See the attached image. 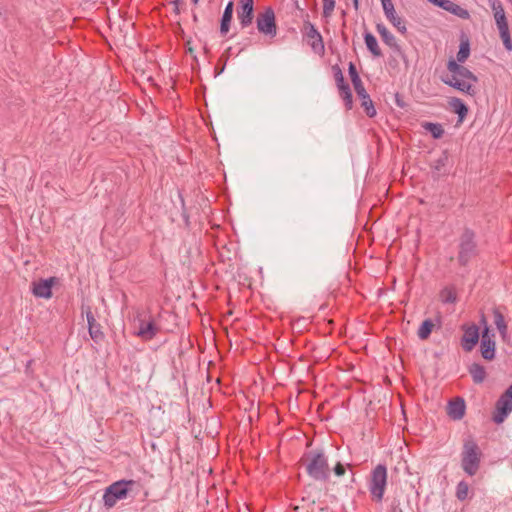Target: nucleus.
Here are the masks:
<instances>
[{"instance_id":"1","label":"nucleus","mask_w":512,"mask_h":512,"mask_svg":"<svg viewBox=\"0 0 512 512\" xmlns=\"http://www.w3.org/2000/svg\"><path fill=\"white\" fill-rule=\"evenodd\" d=\"M470 55V44L468 39L461 41L459 51L455 59H450L447 62L448 74L441 77L444 84L462 92L469 96H475L476 88L475 83L478 78L468 68L461 65Z\"/></svg>"},{"instance_id":"2","label":"nucleus","mask_w":512,"mask_h":512,"mask_svg":"<svg viewBox=\"0 0 512 512\" xmlns=\"http://www.w3.org/2000/svg\"><path fill=\"white\" fill-rule=\"evenodd\" d=\"M303 464L310 478L315 481H327L330 477L328 457L323 450H313L305 454Z\"/></svg>"},{"instance_id":"3","label":"nucleus","mask_w":512,"mask_h":512,"mask_svg":"<svg viewBox=\"0 0 512 512\" xmlns=\"http://www.w3.org/2000/svg\"><path fill=\"white\" fill-rule=\"evenodd\" d=\"M482 456L479 445L472 437L464 439L461 451V467L468 476L477 474Z\"/></svg>"},{"instance_id":"4","label":"nucleus","mask_w":512,"mask_h":512,"mask_svg":"<svg viewBox=\"0 0 512 512\" xmlns=\"http://www.w3.org/2000/svg\"><path fill=\"white\" fill-rule=\"evenodd\" d=\"M387 478L388 471L385 464H378L371 471L368 489L372 499L377 503H381L383 500Z\"/></svg>"},{"instance_id":"5","label":"nucleus","mask_w":512,"mask_h":512,"mask_svg":"<svg viewBox=\"0 0 512 512\" xmlns=\"http://www.w3.org/2000/svg\"><path fill=\"white\" fill-rule=\"evenodd\" d=\"M458 262L461 266H467L473 257L478 253L476 234L470 228H464L459 237Z\"/></svg>"},{"instance_id":"6","label":"nucleus","mask_w":512,"mask_h":512,"mask_svg":"<svg viewBox=\"0 0 512 512\" xmlns=\"http://www.w3.org/2000/svg\"><path fill=\"white\" fill-rule=\"evenodd\" d=\"M348 73L351 78V82L355 89V92L359 99L361 100V106L363 107L366 115L370 118L376 115V109L374 107L373 101L371 100L369 94L367 93L363 82L358 74L356 66L353 62L349 63Z\"/></svg>"},{"instance_id":"7","label":"nucleus","mask_w":512,"mask_h":512,"mask_svg":"<svg viewBox=\"0 0 512 512\" xmlns=\"http://www.w3.org/2000/svg\"><path fill=\"white\" fill-rule=\"evenodd\" d=\"M136 484L134 480H119L108 486L103 495L104 505L112 508L118 500L125 499Z\"/></svg>"},{"instance_id":"8","label":"nucleus","mask_w":512,"mask_h":512,"mask_svg":"<svg viewBox=\"0 0 512 512\" xmlns=\"http://www.w3.org/2000/svg\"><path fill=\"white\" fill-rule=\"evenodd\" d=\"M135 320L138 323L136 335L144 341L154 339L161 331V327L157 324L155 318L151 315L146 317L144 312H138Z\"/></svg>"},{"instance_id":"9","label":"nucleus","mask_w":512,"mask_h":512,"mask_svg":"<svg viewBox=\"0 0 512 512\" xmlns=\"http://www.w3.org/2000/svg\"><path fill=\"white\" fill-rule=\"evenodd\" d=\"M256 24L260 33L270 38H274L277 35L275 13L271 7H267L262 13L257 15Z\"/></svg>"},{"instance_id":"10","label":"nucleus","mask_w":512,"mask_h":512,"mask_svg":"<svg viewBox=\"0 0 512 512\" xmlns=\"http://www.w3.org/2000/svg\"><path fill=\"white\" fill-rule=\"evenodd\" d=\"M512 411V384L500 396L495 405V412L493 414V421L496 424L504 422L508 414Z\"/></svg>"},{"instance_id":"11","label":"nucleus","mask_w":512,"mask_h":512,"mask_svg":"<svg viewBox=\"0 0 512 512\" xmlns=\"http://www.w3.org/2000/svg\"><path fill=\"white\" fill-rule=\"evenodd\" d=\"M303 31L313 52L319 55H323L325 52L324 41L322 35L317 30L315 25L309 21H304Z\"/></svg>"},{"instance_id":"12","label":"nucleus","mask_w":512,"mask_h":512,"mask_svg":"<svg viewBox=\"0 0 512 512\" xmlns=\"http://www.w3.org/2000/svg\"><path fill=\"white\" fill-rule=\"evenodd\" d=\"M81 313L86 316L87 324H88V332L91 339L95 343H99L104 340L105 335L101 330V325L96 321L92 309L89 305L82 304L81 305Z\"/></svg>"},{"instance_id":"13","label":"nucleus","mask_w":512,"mask_h":512,"mask_svg":"<svg viewBox=\"0 0 512 512\" xmlns=\"http://www.w3.org/2000/svg\"><path fill=\"white\" fill-rule=\"evenodd\" d=\"M481 324L484 325L481 339V355L485 360H492L495 357V341L492 340L494 334H490L484 315L481 317Z\"/></svg>"},{"instance_id":"14","label":"nucleus","mask_w":512,"mask_h":512,"mask_svg":"<svg viewBox=\"0 0 512 512\" xmlns=\"http://www.w3.org/2000/svg\"><path fill=\"white\" fill-rule=\"evenodd\" d=\"M58 277H49L32 282V293L38 298L50 299L52 297V287L58 285Z\"/></svg>"},{"instance_id":"15","label":"nucleus","mask_w":512,"mask_h":512,"mask_svg":"<svg viewBox=\"0 0 512 512\" xmlns=\"http://www.w3.org/2000/svg\"><path fill=\"white\" fill-rule=\"evenodd\" d=\"M237 18L241 29L251 26L254 18V0H240L237 7Z\"/></svg>"},{"instance_id":"16","label":"nucleus","mask_w":512,"mask_h":512,"mask_svg":"<svg viewBox=\"0 0 512 512\" xmlns=\"http://www.w3.org/2000/svg\"><path fill=\"white\" fill-rule=\"evenodd\" d=\"M462 330L464 333L461 339V346L464 351L470 352L479 341V328L476 324H464Z\"/></svg>"},{"instance_id":"17","label":"nucleus","mask_w":512,"mask_h":512,"mask_svg":"<svg viewBox=\"0 0 512 512\" xmlns=\"http://www.w3.org/2000/svg\"><path fill=\"white\" fill-rule=\"evenodd\" d=\"M465 401L462 398H455L448 403L447 414L453 420H461L465 414Z\"/></svg>"},{"instance_id":"18","label":"nucleus","mask_w":512,"mask_h":512,"mask_svg":"<svg viewBox=\"0 0 512 512\" xmlns=\"http://www.w3.org/2000/svg\"><path fill=\"white\" fill-rule=\"evenodd\" d=\"M449 108L458 115V122L462 123L468 114L467 105L458 97H451L448 100Z\"/></svg>"},{"instance_id":"19","label":"nucleus","mask_w":512,"mask_h":512,"mask_svg":"<svg viewBox=\"0 0 512 512\" xmlns=\"http://www.w3.org/2000/svg\"><path fill=\"white\" fill-rule=\"evenodd\" d=\"M376 30L386 45L395 49L396 51L400 50V46L398 45L395 36L386 28L384 24L378 23L376 25Z\"/></svg>"},{"instance_id":"20","label":"nucleus","mask_w":512,"mask_h":512,"mask_svg":"<svg viewBox=\"0 0 512 512\" xmlns=\"http://www.w3.org/2000/svg\"><path fill=\"white\" fill-rule=\"evenodd\" d=\"M233 8H234L233 2L229 1L224 9V12L222 14L221 21H220V33L222 35L227 34L230 29V24H231L232 17H233Z\"/></svg>"},{"instance_id":"21","label":"nucleus","mask_w":512,"mask_h":512,"mask_svg":"<svg viewBox=\"0 0 512 512\" xmlns=\"http://www.w3.org/2000/svg\"><path fill=\"white\" fill-rule=\"evenodd\" d=\"M448 162V155L443 153L439 158L435 159L431 165L433 177L438 179L440 176L446 174V165Z\"/></svg>"},{"instance_id":"22","label":"nucleus","mask_w":512,"mask_h":512,"mask_svg":"<svg viewBox=\"0 0 512 512\" xmlns=\"http://www.w3.org/2000/svg\"><path fill=\"white\" fill-rule=\"evenodd\" d=\"M364 41L366 44L367 49L371 52V54L374 57H381L382 51L378 45L377 39L375 36L370 32H365L364 34Z\"/></svg>"},{"instance_id":"23","label":"nucleus","mask_w":512,"mask_h":512,"mask_svg":"<svg viewBox=\"0 0 512 512\" xmlns=\"http://www.w3.org/2000/svg\"><path fill=\"white\" fill-rule=\"evenodd\" d=\"M435 327V323L432 319L428 318V319H425L420 327L418 328V331H417V336L419 339L421 340H426L430 337L433 329Z\"/></svg>"},{"instance_id":"24","label":"nucleus","mask_w":512,"mask_h":512,"mask_svg":"<svg viewBox=\"0 0 512 512\" xmlns=\"http://www.w3.org/2000/svg\"><path fill=\"white\" fill-rule=\"evenodd\" d=\"M469 373H470L474 383H476V384H480L485 380L486 370H485L484 366H482L478 363H473L469 367Z\"/></svg>"},{"instance_id":"25","label":"nucleus","mask_w":512,"mask_h":512,"mask_svg":"<svg viewBox=\"0 0 512 512\" xmlns=\"http://www.w3.org/2000/svg\"><path fill=\"white\" fill-rule=\"evenodd\" d=\"M385 16L401 34H405L407 32L404 21L397 15L395 10L388 12V14H385Z\"/></svg>"},{"instance_id":"26","label":"nucleus","mask_w":512,"mask_h":512,"mask_svg":"<svg viewBox=\"0 0 512 512\" xmlns=\"http://www.w3.org/2000/svg\"><path fill=\"white\" fill-rule=\"evenodd\" d=\"M422 127L428 131L434 139H440L444 135V129L439 123L424 122Z\"/></svg>"},{"instance_id":"27","label":"nucleus","mask_w":512,"mask_h":512,"mask_svg":"<svg viewBox=\"0 0 512 512\" xmlns=\"http://www.w3.org/2000/svg\"><path fill=\"white\" fill-rule=\"evenodd\" d=\"M440 300L445 304H453L457 300V294L454 287H445L440 291Z\"/></svg>"},{"instance_id":"28","label":"nucleus","mask_w":512,"mask_h":512,"mask_svg":"<svg viewBox=\"0 0 512 512\" xmlns=\"http://www.w3.org/2000/svg\"><path fill=\"white\" fill-rule=\"evenodd\" d=\"M499 35L506 34L509 31L508 22L506 19L505 11L493 13Z\"/></svg>"},{"instance_id":"29","label":"nucleus","mask_w":512,"mask_h":512,"mask_svg":"<svg viewBox=\"0 0 512 512\" xmlns=\"http://www.w3.org/2000/svg\"><path fill=\"white\" fill-rule=\"evenodd\" d=\"M493 316H494V323H495L499 333L504 338L507 334V325H506L504 316L498 309H495L493 311Z\"/></svg>"},{"instance_id":"30","label":"nucleus","mask_w":512,"mask_h":512,"mask_svg":"<svg viewBox=\"0 0 512 512\" xmlns=\"http://www.w3.org/2000/svg\"><path fill=\"white\" fill-rule=\"evenodd\" d=\"M451 14L458 16L461 19H469L470 14L469 11L460 5L456 4L455 2L452 3L451 8L449 11Z\"/></svg>"},{"instance_id":"31","label":"nucleus","mask_w":512,"mask_h":512,"mask_svg":"<svg viewBox=\"0 0 512 512\" xmlns=\"http://www.w3.org/2000/svg\"><path fill=\"white\" fill-rule=\"evenodd\" d=\"M469 485L465 481H460L456 486V497L460 501H464L468 497Z\"/></svg>"},{"instance_id":"32","label":"nucleus","mask_w":512,"mask_h":512,"mask_svg":"<svg viewBox=\"0 0 512 512\" xmlns=\"http://www.w3.org/2000/svg\"><path fill=\"white\" fill-rule=\"evenodd\" d=\"M321 1L323 4L322 16L325 19H329L334 12V9L336 6V0H321Z\"/></svg>"},{"instance_id":"33","label":"nucleus","mask_w":512,"mask_h":512,"mask_svg":"<svg viewBox=\"0 0 512 512\" xmlns=\"http://www.w3.org/2000/svg\"><path fill=\"white\" fill-rule=\"evenodd\" d=\"M332 72H333V76H334L337 87L346 83L344 80L343 72H342L341 68L339 67V65H337V64L333 65Z\"/></svg>"},{"instance_id":"34","label":"nucleus","mask_w":512,"mask_h":512,"mask_svg":"<svg viewBox=\"0 0 512 512\" xmlns=\"http://www.w3.org/2000/svg\"><path fill=\"white\" fill-rule=\"evenodd\" d=\"M428 1L435 6L442 8L445 11H449V9L451 8V5L453 3V1H451V0H428Z\"/></svg>"},{"instance_id":"35","label":"nucleus","mask_w":512,"mask_h":512,"mask_svg":"<svg viewBox=\"0 0 512 512\" xmlns=\"http://www.w3.org/2000/svg\"><path fill=\"white\" fill-rule=\"evenodd\" d=\"M488 5L493 13H499L504 11L501 0H488Z\"/></svg>"},{"instance_id":"36","label":"nucleus","mask_w":512,"mask_h":512,"mask_svg":"<svg viewBox=\"0 0 512 512\" xmlns=\"http://www.w3.org/2000/svg\"><path fill=\"white\" fill-rule=\"evenodd\" d=\"M488 5L493 13H499L504 11L501 0H488Z\"/></svg>"},{"instance_id":"37","label":"nucleus","mask_w":512,"mask_h":512,"mask_svg":"<svg viewBox=\"0 0 512 512\" xmlns=\"http://www.w3.org/2000/svg\"><path fill=\"white\" fill-rule=\"evenodd\" d=\"M500 38L503 42V46L505 47V49L508 51H512V39L510 36V32L507 31L506 34L500 35Z\"/></svg>"},{"instance_id":"38","label":"nucleus","mask_w":512,"mask_h":512,"mask_svg":"<svg viewBox=\"0 0 512 512\" xmlns=\"http://www.w3.org/2000/svg\"><path fill=\"white\" fill-rule=\"evenodd\" d=\"M340 97L343 99L346 109H347V110L352 109V107H353V96H352V92H351V93H348V94H346V95H342V96H340Z\"/></svg>"},{"instance_id":"39","label":"nucleus","mask_w":512,"mask_h":512,"mask_svg":"<svg viewBox=\"0 0 512 512\" xmlns=\"http://www.w3.org/2000/svg\"><path fill=\"white\" fill-rule=\"evenodd\" d=\"M381 3H382L384 14H388V12L395 10L394 5L391 0H381Z\"/></svg>"},{"instance_id":"40","label":"nucleus","mask_w":512,"mask_h":512,"mask_svg":"<svg viewBox=\"0 0 512 512\" xmlns=\"http://www.w3.org/2000/svg\"><path fill=\"white\" fill-rule=\"evenodd\" d=\"M333 471L335 473L336 476H343L345 474V466L341 463V462H338L334 468H333Z\"/></svg>"},{"instance_id":"41","label":"nucleus","mask_w":512,"mask_h":512,"mask_svg":"<svg viewBox=\"0 0 512 512\" xmlns=\"http://www.w3.org/2000/svg\"><path fill=\"white\" fill-rule=\"evenodd\" d=\"M338 88V91H339V95L342 96V95H346L348 93H351V89H350V86L348 83H345Z\"/></svg>"},{"instance_id":"42","label":"nucleus","mask_w":512,"mask_h":512,"mask_svg":"<svg viewBox=\"0 0 512 512\" xmlns=\"http://www.w3.org/2000/svg\"><path fill=\"white\" fill-rule=\"evenodd\" d=\"M182 3V0H173L171 4L174 6V12L176 14H180V4Z\"/></svg>"},{"instance_id":"43","label":"nucleus","mask_w":512,"mask_h":512,"mask_svg":"<svg viewBox=\"0 0 512 512\" xmlns=\"http://www.w3.org/2000/svg\"><path fill=\"white\" fill-rule=\"evenodd\" d=\"M354 8L357 10L359 7V0H353Z\"/></svg>"},{"instance_id":"44","label":"nucleus","mask_w":512,"mask_h":512,"mask_svg":"<svg viewBox=\"0 0 512 512\" xmlns=\"http://www.w3.org/2000/svg\"><path fill=\"white\" fill-rule=\"evenodd\" d=\"M194 5H197L199 0H191Z\"/></svg>"},{"instance_id":"45","label":"nucleus","mask_w":512,"mask_h":512,"mask_svg":"<svg viewBox=\"0 0 512 512\" xmlns=\"http://www.w3.org/2000/svg\"><path fill=\"white\" fill-rule=\"evenodd\" d=\"M437 322H438L439 325L441 324V317L440 316L437 317Z\"/></svg>"},{"instance_id":"46","label":"nucleus","mask_w":512,"mask_h":512,"mask_svg":"<svg viewBox=\"0 0 512 512\" xmlns=\"http://www.w3.org/2000/svg\"><path fill=\"white\" fill-rule=\"evenodd\" d=\"M193 20H194L195 22L198 20V18H197V15H196V14H194V15H193Z\"/></svg>"},{"instance_id":"47","label":"nucleus","mask_w":512,"mask_h":512,"mask_svg":"<svg viewBox=\"0 0 512 512\" xmlns=\"http://www.w3.org/2000/svg\"><path fill=\"white\" fill-rule=\"evenodd\" d=\"M512 2V0H510Z\"/></svg>"}]
</instances>
